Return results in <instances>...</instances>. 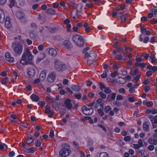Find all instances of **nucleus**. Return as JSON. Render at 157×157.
Instances as JSON below:
<instances>
[{
    "label": "nucleus",
    "instance_id": "f257e3e1",
    "mask_svg": "<svg viewBox=\"0 0 157 157\" xmlns=\"http://www.w3.org/2000/svg\"><path fill=\"white\" fill-rule=\"evenodd\" d=\"M33 56L29 49L27 48L25 50L20 61L23 65L32 64L33 63Z\"/></svg>",
    "mask_w": 157,
    "mask_h": 157
},
{
    "label": "nucleus",
    "instance_id": "f03ea898",
    "mask_svg": "<svg viewBox=\"0 0 157 157\" xmlns=\"http://www.w3.org/2000/svg\"><path fill=\"white\" fill-rule=\"evenodd\" d=\"M23 45L18 41H16L12 43V48L13 53L16 56L20 55L23 51Z\"/></svg>",
    "mask_w": 157,
    "mask_h": 157
},
{
    "label": "nucleus",
    "instance_id": "7ed1b4c3",
    "mask_svg": "<svg viewBox=\"0 0 157 157\" xmlns=\"http://www.w3.org/2000/svg\"><path fill=\"white\" fill-rule=\"evenodd\" d=\"M54 66L55 69L58 71H63L66 69V65L60 60H55Z\"/></svg>",
    "mask_w": 157,
    "mask_h": 157
},
{
    "label": "nucleus",
    "instance_id": "20e7f679",
    "mask_svg": "<svg viewBox=\"0 0 157 157\" xmlns=\"http://www.w3.org/2000/svg\"><path fill=\"white\" fill-rule=\"evenodd\" d=\"M73 40L78 47H81L84 44L82 38L80 35H75L73 36Z\"/></svg>",
    "mask_w": 157,
    "mask_h": 157
},
{
    "label": "nucleus",
    "instance_id": "39448f33",
    "mask_svg": "<svg viewBox=\"0 0 157 157\" xmlns=\"http://www.w3.org/2000/svg\"><path fill=\"white\" fill-rule=\"evenodd\" d=\"M71 152V150L66 148H64L60 151L59 154L61 157H65L69 155Z\"/></svg>",
    "mask_w": 157,
    "mask_h": 157
},
{
    "label": "nucleus",
    "instance_id": "423d86ee",
    "mask_svg": "<svg viewBox=\"0 0 157 157\" xmlns=\"http://www.w3.org/2000/svg\"><path fill=\"white\" fill-rule=\"evenodd\" d=\"M82 113L85 115L88 116L92 115L94 112L93 109L91 108H87L86 106H83L81 108Z\"/></svg>",
    "mask_w": 157,
    "mask_h": 157
},
{
    "label": "nucleus",
    "instance_id": "0eeeda50",
    "mask_svg": "<svg viewBox=\"0 0 157 157\" xmlns=\"http://www.w3.org/2000/svg\"><path fill=\"white\" fill-rule=\"evenodd\" d=\"M35 73L36 71L34 67H30L28 69L27 74L29 77L33 78L34 76Z\"/></svg>",
    "mask_w": 157,
    "mask_h": 157
},
{
    "label": "nucleus",
    "instance_id": "6e6552de",
    "mask_svg": "<svg viewBox=\"0 0 157 157\" xmlns=\"http://www.w3.org/2000/svg\"><path fill=\"white\" fill-rule=\"evenodd\" d=\"M56 79V74L54 72L49 73L47 77V80L49 82H52L55 81Z\"/></svg>",
    "mask_w": 157,
    "mask_h": 157
},
{
    "label": "nucleus",
    "instance_id": "1a4fd4ad",
    "mask_svg": "<svg viewBox=\"0 0 157 157\" xmlns=\"http://www.w3.org/2000/svg\"><path fill=\"white\" fill-rule=\"evenodd\" d=\"M16 16L22 22L26 21V18L23 13L20 11L17 12L16 13Z\"/></svg>",
    "mask_w": 157,
    "mask_h": 157
},
{
    "label": "nucleus",
    "instance_id": "9d476101",
    "mask_svg": "<svg viewBox=\"0 0 157 157\" xmlns=\"http://www.w3.org/2000/svg\"><path fill=\"white\" fill-rule=\"evenodd\" d=\"M149 40V37L146 36L145 34H142L140 36L139 40L144 43H147Z\"/></svg>",
    "mask_w": 157,
    "mask_h": 157
},
{
    "label": "nucleus",
    "instance_id": "9b49d317",
    "mask_svg": "<svg viewBox=\"0 0 157 157\" xmlns=\"http://www.w3.org/2000/svg\"><path fill=\"white\" fill-rule=\"evenodd\" d=\"M45 113L46 114H48V117L50 118L52 117L54 113L52 112L50 107L47 105L45 106Z\"/></svg>",
    "mask_w": 157,
    "mask_h": 157
},
{
    "label": "nucleus",
    "instance_id": "f8f14e48",
    "mask_svg": "<svg viewBox=\"0 0 157 157\" xmlns=\"http://www.w3.org/2000/svg\"><path fill=\"white\" fill-rule=\"evenodd\" d=\"M46 51L48 52L49 55L53 57H55L57 55V52L56 50L53 48H48Z\"/></svg>",
    "mask_w": 157,
    "mask_h": 157
},
{
    "label": "nucleus",
    "instance_id": "ddd939ff",
    "mask_svg": "<svg viewBox=\"0 0 157 157\" xmlns=\"http://www.w3.org/2000/svg\"><path fill=\"white\" fill-rule=\"evenodd\" d=\"M5 57L6 60L10 63H12L14 61V58L11 56L9 52H7L5 53Z\"/></svg>",
    "mask_w": 157,
    "mask_h": 157
},
{
    "label": "nucleus",
    "instance_id": "4468645a",
    "mask_svg": "<svg viewBox=\"0 0 157 157\" xmlns=\"http://www.w3.org/2000/svg\"><path fill=\"white\" fill-rule=\"evenodd\" d=\"M66 108L68 109H71L72 107V105L71 103V101L69 99H67L64 102Z\"/></svg>",
    "mask_w": 157,
    "mask_h": 157
},
{
    "label": "nucleus",
    "instance_id": "2eb2a0df",
    "mask_svg": "<svg viewBox=\"0 0 157 157\" xmlns=\"http://www.w3.org/2000/svg\"><path fill=\"white\" fill-rule=\"evenodd\" d=\"M46 70H43L41 72L39 76L41 81L43 82L44 81L46 77Z\"/></svg>",
    "mask_w": 157,
    "mask_h": 157
},
{
    "label": "nucleus",
    "instance_id": "dca6fc26",
    "mask_svg": "<svg viewBox=\"0 0 157 157\" xmlns=\"http://www.w3.org/2000/svg\"><path fill=\"white\" fill-rule=\"evenodd\" d=\"M151 122L154 128H155L157 127V115L155 117H154L151 120Z\"/></svg>",
    "mask_w": 157,
    "mask_h": 157
},
{
    "label": "nucleus",
    "instance_id": "f3484780",
    "mask_svg": "<svg viewBox=\"0 0 157 157\" xmlns=\"http://www.w3.org/2000/svg\"><path fill=\"white\" fill-rule=\"evenodd\" d=\"M63 44L65 46L66 48L68 49H70L73 48V45L68 40L65 41L64 42Z\"/></svg>",
    "mask_w": 157,
    "mask_h": 157
},
{
    "label": "nucleus",
    "instance_id": "a211bd4d",
    "mask_svg": "<svg viewBox=\"0 0 157 157\" xmlns=\"http://www.w3.org/2000/svg\"><path fill=\"white\" fill-rule=\"evenodd\" d=\"M11 25L10 18L9 17H6L5 21V26L6 28H10L11 27Z\"/></svg>",
    "mask_w": 157,
    "mask_h": 157
},
{
    "label": "nucleus",
    "instance_id": "6ab92c4d",
    "mask_svg": "<svg viewBox=\"0 0 157 157\" xmlns=\"http://www.w3.org/2000/svg\"><path fill=\"white\" fill-rule=\"evenodd\" d=\"M30 98L33 101L35 102H37L40 100V98L39 96L34 94H33L31 96Z\"/></svg>",
    "mask_w": 157,
    "mask_h": 157
},
{
    "label": "nucleus",
    "instance_id": "aec40b11",
    "mask_svg": "<svg viewBox=\"0 0 157 157\" xmlns=\"http://www.w3.org/2000/svg\"><path fill=\"white\" fill-rule=\"evenodd\" d=\"M143 129L146 131H149V125L148 122L147 121L145 122L143 124Z\"/></svg>",
    "mask_w": 157,
    "mask_h": 157
},
{
    "label": "nucleus",
    "instance_id": "412c9836",
    "mask_svg": "<svg viewBox=\"0 0 157 157\" xmlns=\"http://www.w3.org/2000/svg\"><path fill=\"white\" fill-rule=\"evenodd\" d=\"M33 142V138L30 134L28 136V137L26 140V144L28 145H29L32 143Z\"/></svg>",
    "mask_w": 157,
    "mask_h": 157
},
{
    "label": "nucleus",
    "instance_id": "4be33fe9",
    "mask_svg": "<svg viewBox=\"0 0 157 157\" xmlns=\"http://www.w3.org/2000/svg\"><path fill=\"white\" fill-rule=\"evenodd\" d=\"M116 82L119 84H124L126 82L125 80L121 77H119L116 79Z\"/></svg>",
    "mask_w": 157,
    "mask_h": 157
},
{
    "label": "nucleus",
    "instance_id": "5701e85b",
    "mask_svg": "<svg viewBox=\"0 0 157 157\" xmlns=\"http://www.w3.org/2000/svg\"><path fill=\"white\" fill-rule=\"evenodd\" d=\"M45 54L43 53L40 54L39 55V56L38 58L36 60V62L37 63H39L44 58H45Z\"/></svg>",
    "mask_w": 157,
    "mask_h": 157
},
{
    "label": "nucleus",
    "instance_id": "b1692460",
    "mask_svg": "<svg viewBox=\"0 0 157 157\" xmlns=\"http://www.w3.org/2000/svg\"><path fill=\"white\" fill-rule=\"evenodd\" d=\"M148 142L149 144H152L156 145L157 144V140L151 138L148 139Z\"/></svg>",
    "mask_w": 157,
    "mask_h": 157
},
{
    "label": "nucleus",
    "instance_id": "393cba45",
    "mask_svg": "<svg viewBox=\"0 0 157 157\" xmlns=\"http://www.w3.org/2000/svg\"><path fill=\"white\" fill-rule=\"evenodd\" d=\"M115 59L117 60H125V59L124 58L123 56H122L121 54H119L116 55L115 57Z\"/></svg>",
    "mask_w": 157,
    "mask_h": 157
},
{
    "label": "nucleus",
    "instance_id": "a878e982",
    "mask_svg": "<svg viewBox=\"0 0 157 157\" xmlns=\"http://www.w3.org/2000/svg\"><path fill=\"white\" fill-rule=\"evenodd\" d=\"M71 88L75 91H78L80 90V87L76 85H72L71 86Z\"/></svg>",
    "mask_w": 157,
    "mask_h": 157
},
{
    "label": "nucleus",
    "instance_id": "bb28decb",
    "mask_svg": "<svg viewBox=\"0 0 157 157\" xmlns=\"http://www.w3.org/2000/svg\"><path fill=\"white\" fill-rule=\"evenodd\" d=\"M56 11L52 8H48L47 10V13L50 14H54L56 13Z\"/></svg>",
    "mask_w": 157,
    "mask_h": 157
},
{
    "label": "nucleus",
    "instance_id": "cd10ccee",
    "mask_svg": "<svg viewBox=\"0 0 157 157\" xmlns=\"http://www.w3.org/2000/svg\"><path fill=\"white\" fill-rule=\"evenodd\" d=\"M7 148V146L4 144L2 143H0V149L3 150H6Z\"/></svg>",
    "mask_w": 157,
    "mask_h": 157
},
{
    "label": "nucleus",
    "instance_id": "c85d7f7f",
    "mask_svg": "<svg viewBox=\"0 0 157 157\" xmlns=\"http://www.w3.org/2000/svg\"><path fill=\"white\" fill-rule=\"evenodd\" d=\"M109 72V70H105L103 74L101 75V77L102 78H105L107 76V73Z\"/></svg>",
    "mask_w": 157,
    "mask_h": 157
},
{
    "label": "nucleus",
    "instance_id": "c756f323",
    "mask_svg": "<svg viewBox=\"0 0 157 157\" xmlns=\"http://www.w3.org/2000/svg\"><path fill=\"white\" fill-rule=\"evenodd\" d=\"M41 143L40 139H38L35 141V145L37 147H39L41 146Z\"/></svg>",
    "mask_w": 157,
    "mask_h": 157
},
{
    "label": "nucleus",
    "instance_id": "7c9ffc66",
    "mask_svg": "<svg viewBox=\"0 0 157 157\" xmlns=\"http://www.w3.org/2000/svg\"><path fill=\"white\" fill-rule=\"evenodd\" d=\"M104 89V92L106 94H109L112 92V91L110 89L109 87H106L105 86Z\"/></svg>",
    "mask_w": 157,
    "mask_h": 157
},
{
    "label": "nucleus",
    "instance_id": "2f4dec72",
    "mask_svg": "<svg viewBox=\"0 0 157 157\" xmlns=\"http://www.w3.org/2000/svg\"><path fill=\"white\" fill-rule=\"evenodd\" d=\"M91 55V58H93L94 59L96 58V57L97 56V55L96 53H95L94 51H91V53H90Z\"/></svg>",
    "mask_w": 157,
    "mask_h": 157
},
{
    "label": "nucleus",
    "instance_id": "473e14b6",
    "mask_svg": "<svg viewBox=\"0 0 157 157\" xmlns=\"http://www.w3.org/2000/svg\"><path fill=\"white\" fill-rule=\"evenodd\" d=\"M99 157H109L108 154L107 152H102L100 154Z\"/></svg>",
    "mask_w": 157,
    "mask_h": 157
},
{
    "label": "nucleus",
    "instance_id": "72a5a7b5",
    "mask_svg": "<svg viewBox=\"0 0 157 157\" xmlns=\"http://www.w3.org/2000/svg\"><path fill=\"white\" fill-rule=\"evenodd\" d=\"M94 59L93 58H90V57H89V59H88V60H87V63L88 64H91L93 63Z\"/></svg>",
    "mask_w": 157,
    "mask_h": 157
},
{
    "label": "nucleus",
    "instance_id": "f704fd0d",
    "mask_svg": "<svg viewBox=\"0 0 157 157\" xmlns=\"http://www.w3.org/2000/svg\"><path fill=\"white\" fill-rule=\"evenodd\" d=\"M111 109L110 106L109 105L106 106L104 109L105 112L106 113H108L110 110Z\"/></svg>",
    "mask_w": 157,
    "mask_h": 157
},
{
    "label": "nucleus",
    "instance_id": "c9c22d12",
    "mask_svg": "<svg viewBox=\"0 0 157 157\" xmlns=\"http://www.w3.org/2000/svg\"><path fill=\"white\" fill-rule=\"evenodd\" d=\"M151 11L152 13L155 15L157 14V7L155 6L152 9Z\"/></svg>",
    "mask_w": 157,
    "mask_h": 157
},
{
    "label": "nucleus",
    "instance_id": "e433bc0d",
    "mask_svg": "<svg viewBox=\"0 0 157 157\" xmlns=\"http://www.w3.org/2000/svg\"><path fill=\"white\" fill-rule=\"evenodd\" d=\"M0 18H3V19L5 18L4 12L3 10H0Z\"/></svg>",
    "mask_w": 157,
    "mask_h": 157
},
{
    "label": "nucleus",
    "instance_id": "4c0bfd02",
    "mask_svg": "<svg viewBox=\"0 0 157 157\" xmlns=\"http://www.w3.org/2000/svg\"><path fill=\"white\" fill-rule=\"evenodd\" d=\"M150 58L151 60V62L152 63H154L156 62V59H155V57L154 56L151 55L150 57Z\"/></svg>",
    "mask_w": 157,
    "mask_h": 157
},
{
    "label": "nucleus",
    "instance_id": "58836bf2",
    "mask_svg": "<svg viewBox=\"0 0 157 157\" xmlns=\"http://www.w3.org/2000/svg\"><path fill=\"white\" fill-rule=\"evenodd\" d=\"M99 85L100 86V88L103 90V88L105 89V86L104 85V84L102 82H98Z\"/></svg>",
    "mask_w": 157,
    "mask_h": 157
},
{
    "label": "nucleus",
    "instance_id": "ea45409f",
    "mask_svg": "<svg viewBox=\"0 0 157 157\" xmlns=\"http://www.w3.org/2000/svg\"><path fill=\"white\" fill-rule=\"evenodd\" d=\"M99 94L101 98L103 99H105L106 98V95L104 94L103 92H100L99 93Z\"/></svg>",
    "mask_w": 157,
    "mask_h": 157
},
{
    "label": "nucleus",
    "instance_id": "a19ab883",
    "mask_svg": "<svg viewBox=\"0 0 157 157\" xmlns=\"http://www.w3.org/2000/svg\"><path fill=\"white\" fill-rule=\"evenodd\" d=\"M128 17V15L126 14H125L124 16H122L121 18L122 22L125 21Z\"/></svg>",
    "mask_w": 157,
    "mask_h": 157
},
{
    "label": "nucleus",
    "instance_id": "79ce46f5",
    "mask_svg": "<svg viewBox=\"0 0 157 157\" xmlns=\"http://www.w3.org/2000/svg\"><path fill=\"white\" fill-rule=\"evenodd\" d=\"M97 111L101 117L103 116L104 113L101 109H98Z\"/></svg>",
    "mask_w": 157,
    "mask_h": 157
},
{
    "label": "nucleus",
    "instance_id": "37998d69",
    "mask_svg": "<svg viewBox=\"0 0 157 157\" xmlns=\"http://www.w3.org/2000/svg\"><path fill=\"white\" fill-rule=\"evenodd\" d=\"M113 103L114 105H116L118 107H120L122 105V104L121 103L116 101H113Z\"/></svg>",
    "mask_w": 157,
    "mask_h": 157
},
{
    "label": "nucleus",
    "instance_id": "c03bdc74",
    "mask_svg": "<svg viewBox=\"0 0 157 157\" xmlns=\"http://www.w3.org/2000/svg\"><path fill=\"white\" fill-rule=\"evenodd\" d=\"M49 31L52 33H54L57 31V30L55 28H50L49 29Z\"/></svg>",
    "mask_w": 157,
    "mask_h": 157
},
{
    "label": "nucleus",
    "instance_id": "a18cd8bd",
    "mask_svg": "<svg viewBox=\"0 0 157 157\" xmlns=\"http://www.w3.org/2000/svg\"><path fill=\"white\" fill-rule=\"evenodd\" d=\"M10 4L9 6L10 8H12L15 5V0H10Z\"/></svg>",
    "mask_w": 157,
    "mask_h": 157
},
{
    "label": "nucleus",
    "instance_id": "49530a36",
    "mask_svg": "<svg viewBox=\"0 0 157 157\" xmlns=\"http://www.w3.org/2000/svg\"><path fill=\"white\" fill-rule=\"evenodd\" d=\"M141 30V32L142 34H144V33L146 31V29L143 26H141L140 27Z\"/></svg>",
    "mask_w": 157,
    "mask_h": 157
},
{
    "label": "nucleus",
    "instance_id": "de8ad7c7",
    "mask_svg": "<svg viewBox=\"0 0 157 157\" xmlns=\"http://www.w3.org/2000/svg\"><path fill=\"white\" fill-rule=\"evenodd\" d=\"M91 53V51L90 52V53H89L88 52H86L85 53V58H87L88 59H89V57H90V58H91V56H91V55L90 54V53Z\"/></svg>",
    "mask_w": 157,
    "mask_h": 157
},
{
    "label": "nucleus",
    "instance_id": "09e8293b",
    "mask_svg": "<svg viewBox=\"0 0 157 157\" xmlns=\"http://www.w3.org/2000/svg\"><path fill=\"white\" fill-rule=\"evenodd\" d=\"M46 100L48 102L53 103L54 102L53 101L52 99L48 96H47L46 98Z\"/></svg>",
    "mask_w": 157,
    "mask_h": 157
},
{
    "label": "nucleus",
    "instance_id": "8fccbe9b",
    "mask_svg": "<svg viewBox=\"0 0 157 157\" xmlns=\"http://www.w3.org/2000/svg\"><path fill=\"white\" fill-rule=\"evenodd\" d=\"M124 140L125 141H129L131 140V137L128 136H126L124 137Z\"/></svg>",
    "mask_w": 157,
    "mask_h": 157
},
{
    "label": "nucleus",
    "instance_id": "3c124183",
    "mask_svg": "<svg viewBox=\"0 0 157 157\" xmlns=\"http://www.w3.org/2000/svg\"><path fill=\"white\" fill-rule=\"evenodd\" d=\"M28 153H33L34 152V148L33 147H31L28 149Z\"/></svg>",
    "mask_w": 157,
    "mask_h": 157
},
{
    "label": "nucleus",
    "instance_id": "603ef678",
    "mask_svg": "<svg viewBox=\"0 0 157 157\" xmlns=\"http://www.w3.org/2000/svg\"><path fill=\"white\" fill-rule=\"evenodd\" d=\"M55 135L54 134V131L53 130H51L50 132V136L52 138L54 137Z\"/></svg>",
    "mask_w": 157,
    "mask_h": 157
},
{
    "label": "nucleus",
    "instance_id": "864d4df0",
    "mask_svg": "<svg viewBox=\"0 0 157 157\" xmlns=\"http://www.w3.org/2000/svg\"><path fill=\"white\" fill-rule=\"evenodd\" d=\"M138 144L139 145V147H142L143 146V141L141 139L140 140L138 141Z\"/></svg>",
    "mask_w": 157,
    "mask_h": 157
},
{
    "label": "nucleus",
    "instance_id": "5fc2aeb1",
    "mask_svg": "<svg viewBox=\"0 0 157 157\" xmlns=\"http://www.w3.org/2000/svg\"><path fill=\"white\" fill-rule=\"evenodd\" d=\"M45 103L44 101H41L38 103V104L41 107H43L45 105Z\"/></svg>",
    "mask_w": 157,
    "mask_h": 157
},
{
    "label": "nucleus",
    "instance_id": "6e6d98bb",
    "mask_svg": "<svg viewBox=\"0 0 157 157\" xmlns=\"http://www.w3.org/2000/svg\"><path fill=\"white\" fill-rule=\"evenodd\" d=\"M123 99V97L121 95H117V96L116 99L117 100H120Z\"/></svg>",
    "mask_w": 157,
    "mask_h": 157
},
{
    "label": "nucleus",
    "instance_id": "4d7b16f0",
    "mask_svg": "<svg viewBox=\"0 0 157 157\" xmlns=\"http://www.w3.org/2000/svg\"><path fill=\"white\" fill-rule=\"evenodd\" d=\"M154 148V146L153 145L151 144L149 145L148 147V149L150 151H152L153 150Z\"/></svg>",
    "mask_w": 157,
    "mask_h": 157
},
{
    "label": "nucleus",
    "instance_id": "13d9d810",
    "mask_svg": "<svg viewBox=\"0 0 157 157\" xmlns=\"http://www.w3.org/2000/svg\"><path fill=\"white\" fill-rule=\"evenodd\" d=\"M138 152L139 153H140L141 155H144L145 154V151L144 150H138Z\"/></svg>",
    "mask_w": 157,
    "mask_h": 157
},
{
    "label": "nucleus",
    "instance_id": "bf43d9fd",
    "mask_svg": "<svg viewBox=\"0 0 157 157\" xmlns=\"http://www.w3.org/2000/svg\"><path fill=\"white\" fill-rule=\"evenodd\" d=\"M68 80L66 79H64L63 81V83L64 85H67L68 84Z\"/></svg>",
    "mask_w": 157,
    "mask_h": 157
},
{
    "label": "nucleus",
    "instance_id": "052dcab7",
    "mask_svg": "<svg viewBox=\"0 0 157 157\" xmlns=\"http://www.w3.org/2000/svg\"><path fill=\"white\" fill-rule=\"evenodd\" d=\"M118 91L120 93H122L123 94H124L125 92V90L124 88H121Z\"/></svg>",
    "mask_w": 157,
    "mask_h": 157
},
{
    "label": "nucleus",
    "instance_id": "680f3d73",
    "mask_svg": "<svg viewBox=\"0 0 157 157\" xmlns=\"http://www.w3.org/2000/svg\"><path fill=\"white\" fill-rule=\"evenodd\" d=\"M21 125L24 127L26 128L28 127V124L27 123H26L23 122L21 123Z\"/></svg>",
    "mask_w": 157,
    "mask_h": 157
},
{
    "label": "nucleus",
    "instance_id": "e2e57ef3",
    "mask_svg": "<svg viewBox=\"0 0 157 157\" xmlns=\"http://www.w3.org/2000/svg\"><path fill=\"white\" fill-rule=\"evenodd\" d=\"M39 5L37 4L33 5L32 6V8L34 10H36L39 6Z\"/></svg>",
    "mask_w": 157,
    "mask_h": 157
},
{
    "label": "nucleus",
    "instance_id": "0e129e2a",
    "mask_svg": "<svg viewBox=\"0 0 157 157\" xmlns=\"http://www.w3.org/2000/svg\"><path fill=\"white\" fill-rule=\"evenodd\" d=\"M92 83V82L89 80H88L86 81V84L88 86H90Z\"/></svg>",
    "mask_w": 157,
    "mask_h": 157
},
{
    "label": "nucleus",
    "instance_id": "69168bd1",
    "mask_svg": "<svg viewBox=\"0 0 157 157\" xmlns=\"http://www.w3.org/2000/svg\"><path fill=\"white\" fill-rule=\"evenodd\" d=\"M98 126L101 128L105 132H106V130L105 128L101 124H98Z\"/></svg>",
    "mask_w": 157,
    "mask_h": 157
},
{
    "label": "nucleus",
    "instance_id": "338daca9",
    "mask_svg": "<svg viewBox=\"0 0 157 157\" xmlns=\"http://www.w3.org/2000/svg\"><path fill=\"white\" fill-rule=\"evenodd\" d=\"M150 23L152 24H155L156 23H157V19H152L151 20Z\"/></svg>",
    "mask_w": 157,
    "mask_h": 157
},
{
    "label": "nucleus",
    "instance_id": "774afa93",
    "mask_svg": "<svg viewBox=\"0 0 157 157\" xmlns=\"http://www.w3.org/2000/svg\"><path fill=\"white\" fill-rule=\"evenodd\" d=\"M151 113L153 114H156L157 113V109H151Z\"/></svg>",
    "mask_w": 157,
    "mask_h": 157
}]
</instances>
